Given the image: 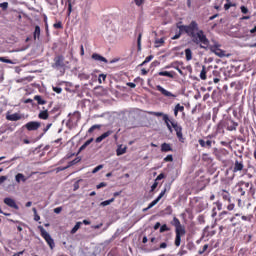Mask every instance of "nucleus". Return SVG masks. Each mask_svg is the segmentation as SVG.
Segmentation results:
<instances>
[{
  "mask_svg": "<svg viewBox=\"0 0 256 256\" xmlns=\"http://www.w3.org/2000/svg\"><path fill=\"white\" fill-rule=\"evenodd\" d=\"M180 31H182V33H186L195 45H199L200 49H208L209 38H207V35H205L203 30L199 29L197 21L192 20L188 25L180 26Z\"/></svg>",
  "mask_w": 256,
  "mask_h": 256,
  "instance_id": "1",
  "label": "nucleus"
},
{
  "mask_svg": "<svg viewBox=\"0 0 256 256\" xmlns=\"http://www.w3.org/2000/svg\"><path fill=\"white\" fill-rule=\"evenodd\" d=\"M147 113L148 115H153L154 117H162V121H164L168 131H170V133H173L174 128L177 139L180 141V143H185V138L183 137V127L179 125V123L175 122V120L170 119L168 114L153 111H148Z\"/></svg>",
  "mask_w": 256,
  "mask_h": 256,
  "instance_id": "2",
  "label": "nucleus"
},
{
  "mask_svg": "<svg viewBox=\"0 0 256 256\" xmlns=\"http://www.w3.org/2000/svg\"><path fill=\"white\" fill-rule=\"evenodd\" d=\"M171 225L173 227H175V233H176L174 245L176 247H180L181 246V238L184 237V235L187 233V231L185 230V227L181 224V221L177 217L173 218V220L171 221Z\"/></svg>",
  "mask_w": 256,
  "mask_h": 256,
  "instance_id": "3",
  "label": "nucleus"
},
{
  "mask_svg": "<svg viewBox=\"0 0 256 256\" xmlns=\"http://www.w3.org/2000/svg\"><path fill=\"white\" fill-rule=\"evenodd\" d=\"M38 229H40V235L44 238L50 249H55V240H53L51 234H49L48 231L43 228V226H39Z\"/></svg>",
  "mask_w": 256,
  "mask_h": 256,
  "instance_id": "4",
  "label": "nucleus"
},
{
  "mask_svg": "<svg viewBox=\"0 0 256 256\" xmlns=\"http://www.w3.org/2000/svg\"><path fill=\"white\" fill-rule=\"evenodd\" d=\"M227 215H229V212H227V211H223L220 214V219H223L222 223H227V221H229L232 224V227H237V225H239V223H241V221L237 220V218L235 216L227 217Z\"/></svg>",
  "mask_w": 256,
  "mask_h": 256,
  "instance_id": "5",
  "label": "nucleus"
},
{
  "mask_svg": "<svg viewBox=\"0 0 256 256\" xmlns=\"http://www.w3.org/2000/svg\"><path fill=\"white\" fill-rule=\"evenodd\" d=\"M66 65L64 55H57L54 57V63L52 64L53 69H64Z\"/></svg>",
  "mask_w": 256,
  "mask_h": 256,
  "instance_id": "6",
  "label": "nucleus"
},
{
  "mask_svg": "<svg viewBox=\"0 0 256 256\" xmlns=\"http://www.w3.org/2000/svg\"><path fill=\"white\" fill-rule=\"evenodd\" d=\"M206 141L203 139H199L198 143L200 145V147H203L204 149H211V147H213V145H215V141H212L211 139H213V136L208 135L206 137Z\"/></svg>",
  "mask_w": 256,
  "mask_h": 256,
  "instance_id": "7",
  "label": "nucleus"
},
{
  "mask_svg": "<svg viewBox=\"0 0 256 256\" xmlns=\"http://www.w3.org/2000/svg\"><path fill=\"white\" fill-rule=\"evenodd\" d=\"M69 119L67 121V125H77V123H79V121H81V113L76 111L74 112L72 115L69 114Z\"/></svg>",
  "mask_w": 256,
  "mask_h": 256,
  "instance_id": "8",
  "label": "nucleus"
},
{
  "mask_svg": "<svg viewBox=\"0 0 256 256\" xmlns=\"http://www.w3.org/2000/svg\"><path fill=\"white\" fill-rule=\"evenodd\" d=\"M220 47L221 45L219 44L212 45L210 46V51L214 53V55H217V57H227L225 50H222Z\"/></svg>",
  "mask_w": 256,
  "mask_h": 256,
  "instance_id": "9",
  "label": "nucleus"
},
{
  "mask_svg": "<svg viewBox=\"0 0 256 256\" xmlns=\"http://www.w3.org/2000/svg\"><path fill=\"white\" fill-rule=\"evenodd\" d=\"M165 193H167V189H164L159 195L158 197L153 200L147 208H144L143 211H149V209H152V207H155V205H157V203L159 201H161V199H163V197H165Z\"/></svg>",
  "mask_w": 256,
  "mask_h": 256,
  "instance_id": "10",
  "label": "nucleus"
},
{
  "mask_svg": "<svg viewBox=\"0 0 256 256\" xmlns=\"http://www.w3.org/2000/svg\"><path fill=\"white\" fill-rule=\"evenodd\" d=\"M24 127L27 129V131H37V129L41 127V122L30 121L26 123Z\"/></svg>",
  "mask_w": 256,
  "mask_h": 256,
  "instance_id": "11",
  "label": "nucleus"
},
{
  "mask_svg": "<svg viewBox=\"0 0 256 256\" xmlns=\"http://www.w3.org/2000/svg\"><path fill=\"white\" fill-rule=\"evenodd\" d=\"M156 89L164 96V97H169V98H173L175 99V97H177V95L171 93L170 91L168 90H165V88H163V86L161 85H157L156 86Z\"/></svg>",
  "mask_w": 256,
  "mask_h": 256,
  "instance_id": "12",
  "label": "nucleus"
},
{
  "mask_svg": "<svg viewBox=\"0 0 256 256\" xmlns=\"http://www.w3.org/2000/svg\"><path fill=\"white\" fill-rule=\"evenodd\" d=\"M4 203L8 207H11V209L19 210V206L17 205L15 200H13V198H10V197L4 198Z\"/></svg>",
  "mask_w": 256,
  "mask_h": 256,
  "instance_id": "13",
  "label": "nucleus"
},
{
  "mask_svg": "<svg viewBox=\"0 0 256 256\" xmlns=\"http://www.w3.org/2000/svg\"><path fill=\"white\" fill-rule=\"evenodd\" d=\"M226 127L228 131H237V127H239V123L233 120H228L226 123Z\"/></svg>",
  "mask_w": 256,
  "mask_h": 256,
  "instance_id": "14",
  "label": "nucleus"
},
{
  "mask_svg": "<svg viewBox=\"0 0 256 256\" xmlns=\"http://www.w3.org/2000/svg\"><path fill=\"white\" fill-rule=\"evenodd\" d=\"M245 165L243 161L236 160L233 167V173H238V171H243Z\"/></svg>",
  "mask_w": 256,
  "mask_h": 256,
  "instance_id": "15",
  "label": "nucleus"
},
{
  "mask_svg": "<svg viewBox=\"0 0 256 256\" xmlns=\"http://www.w3.org/2000/svg\"><path fill=\"white\" fill-rule=\"evenodd\" d=\"M91 57L94 61H99L100 63H109L107 58L101 56V54L93 53Z\"/></svg>",
  "mask_w": 256,
  "mask_h": 256,
  "instance_id": "16",
  "label": "nucleus"
},
{
  "mask_svg": "<svg viewBox=\"0 0 256 256\" xmlns=\"http://www.w3.org/2000/svg\"><path fill=\"white\" fill-rule=\"evenodd\" d=\"M65 7H67V16L70 17L73 13V0H66Z\"/></svg>",
  "mask_w": 256,
  "mask_h": 256,
  "instance_id": "17",
  "label": "nucleus"
},
{
  "mask_svg": "<svg viewBox=\"0 0 256 256\" xmlns=\"http://www.w3.org/2000/svg\"><path fill=\"white\" fill-rule=\"evenodd\" d=\"M112 134H113V131H111V130L104 132L102 135H100L99 137L96 138V143H101V141H103V139H107V137H109Z\"/></svg>",
  "mask_w": 256,
  "mask_h": 256,
  "instance_id": "18",
  "label": "nucleus"
},
{
  "mask_svg": "<svg viewBox=\"0 0 256 256\" xmlns=\"http://www.w3.org/2000/svg\"><path fill=\"white\" fill-rule=\"evenodd\" d=\"M7 121H19L21 116L18 113L10 114L6 116Z\"/></svg>",
  "mask_w": 256,
  "mask_h": 256,
  "instance_id": "19",
  "label": "nucleus"
},
{
  "mask_svg": "<svg viewBox=\"0 0 256 256\" xmlns=\"http://www.w3.org/2000/svg\"><path fill=\"white\" fill-rule=\"evenodd\" d=\"M221 197L224 201H228V203H231V194L227 192L226 190H222Z\"/></svg>",
  "mask_w": 256,
  "mask_h": 256,
  "instance_id": "20",
  "label": "nucleus"
},
{
  "mask_svg": "<svg viewBox=\"0 0 256 256\" xmlns=\"http://www.w3.org/2000/svg\"><path fill=\"white\" fill-rule=\"evenodd\" d=\"M161 151L162 153H168V151H173V148H171V144L163 143L161 145Z\"/></svg>",
  "mask_w": 256,
  "mask_h": 256,
  "instance_id": "21",
  "label": "nucleus"
},
{
  "mask_svg": "<svg viewBox=\"0 0 256 256\" xmlns=\"http://www.w3.org/2000/svg\"><path fill=\"white\" fill-rule=\"evenodd\" d=\"M38 118L43 120L49 119V111L47 110L40 111V113L38 114Z\"/></svg>",
  "mask_w": 256,
  "mask_h": 256,
  "instance_id": "22",
  "label": "nucleus"
},
{
  "mask_svg": "<svg viewBox=\"0 0 256 256\" xmlns=\"http://www.w3.org/2000/svg\"><path fill=\"white\" fill-rule=\"evenodd\" d=\"M159 77H169L170 79H173L174 75L173 72L169 71H160L158 72Z\"/></svg>",
  "mask_w": 256,
  "mask_h": 256,
  "instance_id": "23",
  "label": "nucleus"
},
{
  "mask_svg": "<svg viewBox=\"0 0 256 256\" xmlns=\"http://www.w3.org/2000/svg\"><path fill=\"white\" fill-rule=\"evenodd\" d=\"M79 162H81V158L77 157L74 160L70 161L68 165L64 167L62 170L64 171V169H69V167H73V165H77V163Z\"/></svg>",
  "mask_w": 256,
  "mask_h": 256,
  "instance_id": "24",
  "label": "nucleus"
},
{
  "mask_svg": "<svg viewBox=\"0 0 256 256\" xmlns=\"http://www.w3.org/2000/svg\"><path fill=\"white\" fill-rule=\"evenodd\" d=\"M15 179H16V182L17 183H21V181L23 183H25L27 181V178L25 177V175L21 174V173H18L16 176H15Z\"/></svg>",
  "mask_w": 256,
  "mask_h": 256,
  "instance_id": "25",
  "label": "nucleus"
},
{
  "mask_svg": "<svg viewBox=\"0 0 256 256\" xmlns=\"http://www.w3.org/2000/svg\"><path fill=\"white\" fill-rule=\"evenodd\" d=\"M125 153H127V147L119 146L116 150V154L118 157H120V155H125Z\"/></svg>",
  "mask_w": 256,
  "mask_h": 256,
  "instance_id": "26",
  "label": "nucleus"
},
{
  "mask_svg": "<svg viewBox=\"0 0 256 256\" xmlns=\"http://www.w3.org/2000/svg\"><path fill=\"white\" fill-rule=\"evenodd\" d=\"M186 61H191L193 59V52L190 48L185 49Z\"/></svg>",
  "mask_w": 256,
  "mask_h": 256,
  "instance_id": "27",
  "label": "nucleus"
},
{
  "mask_svg": "<svg viewBox=\"0 0 256 256\" xmlns=\"http://www.w3.org/2000/svg\"><path fill=\"white\" fill-rule=\"evenodd\" d=\"M81 224H82L81 222H77L75 224V226L70 231L71 235H75V233H77V231H79V229H81Z\"/></svg>",
  "mask_w": 256,
  "mask_h": 256,
  "instance_id": "28",
  "label": "nucleus"
},
{
  "mask_svg": "<svg viewBox=\"0 0 256 256\" xmlns=\"http://www.w3.org/2000/svg\"><path fill=\"white\" fill-rule=\"evenodd\" d=\"M34 100L37 101L38 105H45L47 103V101L43 100V98L40 95H36L34 97Z\"/></svg>",
  "mask_w": 256,
  "mask_h": 256,
  "instance_id": "29",
  "label": "nucleus"
},
{
  "mask_svg": "<svg viewBox=\"0 0 256 256\" xmlns=\"http://www.w3.org/2000/svg\"><path fill=\"white\" fill-rule=\"evenodd\" d=\"M200 79H202V81H205V79H207V68H205V66L202 67V70L200 72Z\"/></svg>",
  "mask_w": 256,
  "mask_h": 256,
  "instance_id": "30",
  "label": "nucleus"
},
{
  "mask_svg": "<svg viewBox=\"0 0 256 256\" xmlns=\"http://www.w3.org/2000/svg\"><path fill=\"white\" fill-rule=\"evenodd\" d=\"M41 37V27L35 26L34 39H39Z\"/></svg>",
  "mask_w": 256,
  "mask_h": 256,
  "instance_id": "31",
  "label": "nucleus"
},
{
  "mask_svg": "<svg viewBox=\"0 0 256 256\" xmlns=\"http://www.w3.org/2000/svg\"><path fill=\"white\" fill-rule=\"evenodd\" d=\"M115 201V198H111L109 200L103 201L100 203L101 207H107V205H110L111 203H113Z\"/></svg>",
  "mask_w": 256,
  "mask_h": 256,
  "instance_id": "32",
  "label": "nucleus"
},
{
  "mask_svg": "<svg viewBox=\"0 0 256 256\" xmlns=\"http://www.w3.org/2000/svg\"><path fill=\"white\" fill-rule=\"evenodd\" d=\"M153 60V55H150L145 58V60L140 64V67H143V65H147V63H150V61Z\"/></svg>",
  "mask_w": 256,
  "mask_h": 256,
  "instance_id": "33",
  "label": "nucleus"
},
{
  "mask_svg": "<svg viewBox=\"0 0 256 256\" xmlns=\"http://www.w3.org/2000/svg\"><path fill=\"white\" fill-rule=\"evenodd\" d=\"M164 43H165L164 38L156 39L155 40V47H161V45H163Z\"/></svg>",
  "mask_w": 256,
  "mask_h": 256,
  "instance_id": "34",
  "label": "nucleus"
},
{
  "mask_svg": "<svg viewBox=\"0 0 256 256\" xmlns=\"http://www.w3.org/2000/svg\"><path fill=\"white\" fill-rule=\"evenodd\" d=\"M177 110L178 113H183V111H185V106H182L181 104H176L175 108Z\"/></svg>",
  "mask_w": 256,
  "mask_h": 256,
  "instance_id": "35",
  "label": "nucleus"
},
{
  "mask_svg": "<svg viewBox=\"0 0 256 256\" xmlns=\"http://www.w3.org/2000/svg\"><path fill=\"white\" fill-rule=\"evenodd\" d=\"M1 63H8L9 65H13V60L7 59L6 57H0Z\"/></svg>",
  "mask_w": 256,
  "mask_h": 256,
  "instance_id": "36",
  "label": "nucleus"
},
{
  "mask_svg": "<svg viewBox=\"0 0 256 256\" xmlns=\"http://www.w3.org/2000/svg\"><path fill=\"white\" fill-rule=\"evenodd\" d=\"M142 37H143V33H139L138 38H137L138 51H141V38Z\"/></svg>",
  "mask_w": 256,
  "mask_h": 256,
  "instance_id": "37",
  "label": "nucleus"
},
{
  "mask_svg": "<svg viewBox=\"0 0 256 256\" xmlns=\"http://www.w3.org/2000/svg\"><path fill=\"white\" fill-rule=\"evenodd\" d=\"M165 231H171V228L167 226V224H163L160 227V233H165Z\"/></svg>",
  "mask_w": 256,
  "mask_h": 256,
  "instance_id": "38",
  "label": "nucleus"
},
{
  "mask_svg": "<svg viewBox=\"0 0 256 256\" xmlns=\"http://www.w3.org/2000/svg\"><path fill=\"white\" fill-rule=\"evenodd\" d=\"M32 211L34 213V221H40L41 216H39V214H37V208H33Z\"/></svg>",
  "mask_w": 256,
  "mask_h": 256,
  "instance_id": "39",
  "label": "nucleus"
},
{
  "mask_svg": "<svg viewBox=\"0 0 256 256\" xmlns=\"http://www.w3.org/2000/svg\"><path fill=\"white\" fill-rule=\"evenodd\" d=\"M0 8L2 9V11H7V9H9V2L1 3Z\"/></svg>",
  "mask_w": 256,
  "mask_h": 256,
  "instance_id": "40",
  "label": "nucleus"
},
{
  "mask_svg": "<svg viewBox=\"0 0 256 256\" xmlns=\"http://www.w3.org/2000/svg\"><path fill=\"white\" fill-rule=\"evenodd\" d=\"M95 129H101V125L95 124L92 127H90L88 129V133H93V131H95Z\"/></svg>",
  "mask_w": 256,
  "mask_h": 256,
  "instance_id": "41",
  "label": "nucleus"
},
{
  "mask_svg": "<svg viewBox=\"0 0 256 256\" xmlns=\"http://www.w3.org/2000/svg\"><path fill=\"white\" fill-rule=\"evenodd\" d=\"M48 5H51L52 7H55V5H58L59 0H45Z\"/></svg>",
  "mask_w": 256,
  "mask_h": 256,
  "instance_id": "42",
  "label": "nucleus"
},
{
  "mask_svg": "<svg viewBox=\"0 0 256 256\" xmlns=\"http://www.w3.org/2000/svg\"><path fill=\"white\" fill-rule=\"evenodd\" d=\"M183 33V31H178V33H176L174 36L171 37L172 41H175L177 39L181 38V34Z\"/></svg>",
  "mask_w": 256,
  "mask_h": 256,
  "instance_id": "43",
  "label": "nucleus"
},
{
  "mask_svg": "<svg viewBox=\"0 0 256 256\" xmlns=\"http://www.w3.org/2000/svg\"><path fill=\"white\" fill-rule=\"evenodd\" d=\"M51 125H52V124H47V126L43 129V133L40 134V136L38 137V139H41V137H43V135L46 134L47 130H48V129H51Z\"/></svg>",
  "mask_w": 256,
  "mask_h": 256,
  "instance_id": "44",
  "label": "nucleus"
},
{
  "mask_svg": "<svg viewBox=\"0 0 256 256\" xmlns=\"http://www.w3.org/2000/svg\"><path fill=\"white\" fill-rule=\"evenodd\" d=\"M54 29H63V23L61 21L53 24Z\"/></svg>",
  "mask_w": 256,
  "mask_h": 256,
  "instance_id": "45",
  "label": "nucleus"
},
{
  "mask_svg": "<svg viewBox=\"0 0 256 256\" xmlns=\"http://www.w3.org/2000/svg\"><path fill=\"white\" fill-rule=\"evenodd\" d=\"M105 79H107V75L105 74H100L98 77V83H103V81H105Z\"/></svg>",
  "mask_w": 256,
  "mask_h": 256,
  "instance_id": "46",
  "label": "nucleus"
},
{
  "mask_svg": "<svg viewBox=\"0 0 256 256\" xmlns=\"http://www.w3.org/2000/svg\"><path fill=\"white\" fill-rule=\"evenodd\" d=\"M231 7H235V4L228 2L224 5V9L225 11H229V9H231Z\"/></svg>",
  "mask_w": 256,
  "mask_h": 256,
  "instance_id": "47",
  "label": "nucleus"
},
{
  "mask_svg": "<svg viewBox=\"0 0 256 256\" xmlns=\"http://www.w3.org/2000/svg\"><path fill=\"white\" fill-rule=\"evenodd\" d=\"M207 249H209V244H205L203 246L202 250L198 251L199 255H203V253H205V251H207Z\"/></svg>",
  "mask_w": 256,
  "mask_h": 256,
  "instance_id": "48",
  "label": "nucleus"
},
{
  "mask_svg": "<svg viewBox=\"0 0 256 256\" xmlns=\"http://www.w3.org/2000/svg\"><path fill=\"white\" fill-rule=\"evenodd\" d=\"M52 89L54 93H57L58 95H60V93H63V88L61 87H53Z\"/></svg>",
  "mask_w": 256,
  "mask_h": 256,
  "instance_id": "49",
  "label": "nucleus"
},
{
  "mask_svg": "<svg viewBox=\"0 0 256 256\" xmlns=\"http://www.w3.org/2000/svg\"><path fill=\"white\" fill-rule=\"evenodd\" d=\"M164 161L166 162V163H171V162H173V155H167L165 158H164Z\"/></svg>",
  "mask_w": 256,
  "mask_h": 256,
  "instance_id": "50",
  "label": "nucleus"
},
{
  "mask_svg": "<svg viewBox=\"0 0 256 256\" xmlns=\"http://www.w3.org/2000/svg\"><path fill=\"white\" fill-rule=\"evenodd\" d=\"M101 169H103V164H100V165L96 166V167L92 170V173H98V171H101Z\"/></svg>",
  "mask_w": 256,
  "mask_h": 256,
  "instance_id": "51",
  "label": "nucleus"
},
{
  "mask_svg": "<svg viewBox=\"0 0 256 256\" xmlns=\"http://www.w3.org/2000/svg\"><path fill=\"white\" fill-rule=\"evenodd\" d=\"M240 10H241V13H243V15H247V13H249V9L245 6H241Z\"/></svg>",
  "mask_w": 256,
  "mask_h": 256,
  "instance_id": "52",
  "label": "nucleus"
},
{
  "mask_svg": "<svg viewBox=\"0 0 256 256\" xmlns=\"http://www.w3.org/2000/svg\"><path fill=\"white\" fill-rule=\"evenodd\" d=\"M214 205H216L218 211H221V209H223V204L219 201H217L216 203H214Z\"/></svg>",
  "mask_w": 256,
  "mask_h": 256,
  "instance_id": "53",
  "label": "nucleus"
},
{
  "mask_svg": "<svg viewBox=\"0 0 256 256\" xmlns=\"http://www.w3.org/2000/svg\"><path fill=\"white\" fill-rule=\"evenodd\" d=\"M134 3L138 6L141 7L145 3V0H134Z\"/></svg>",
  "mask_w": 256,
  "mask_h": 256,
  "instance_id": "54",
  "label": "nucleus"
},
{
  "mask_svg": "<svg viewBox=\"0 0 256 256\" xmlns=\"http://www.w3.org/2000/svg\"><path fill=\"white\" fill-rule=\"evenodd\" d=\"M103 187H107V183L101 182L100 184H98V185L96 186L97 189H103Z\"/></svg>",
  "mask_w": 256,
  "mask_h": 256,
  "instance_id": "55",
  "label": "nucleus"
},
{
  "mask_svg": "<svg viewBox=\"0 0 256 256\" xmlns=\"http://www.w3.org/2000/svg\"><path fill=\"white\" fill-rule=\"evenodd\" d=\"M161 179H165V174L160 173V174L156 177V181H161Z\"/></svg>",
  "mask_w": 256,
  "mask_h": 256,
  "instance_id": "56",
  "label": "nucleus"
},
{
  "mask_svg": "<svg viewBox=\"0 0 256 256\" xmlns=\"http://www.w3.org/2000/svg\"><path fill=\"white\" fill-rule=\"evenodd\" d=\"M61 211H63V207H57L54 209V213H56V215H59V213H61Z\"/></svg>",
  "mask_w": 256,
  "mask_h": 256,
  "instance_id": "57",
  "label": "nucleus"
},
{
  "mask_svg": "<svg viewBox=\"0 0 256 256\" xmlns=\"http://www.w3.org/2000/svg\"><path fill=\"white\" fill-rule=\"evenodd\" d=\"M238 192L240 193V196H241V197L245 196V190H243L242 187H239V188H238Z\"/></svg>",
  "mask_w": 256,
  "mask_h": 256,
  "instance_id": "58",
  "label": "nucleus"
},
{
  "mask_svg": "<svg viewBox=\"0 0 256 256\" xmlns=\"http://www.w3.org/2000/svg\"><path fill=\"white\" fill-rule=\"evenodd\" d=\"M91 143H93V138H90L89 140H87V141L84 143V145H85L86 147H89V145H91Z\"/></svg>",
  "mask_w": 256,
  "mask_h": 256,
  "instance_id": "59",
  "label": "nucleus"
},
{
  "mask_svg": "<svg viewBox=\"0 0 256 256\" xmlns=\"http://www.w3.org/2000/svg\"><path fill=\"white\" fill-rule=\"evenodd\" d=\"M240 185H244V187L249 188V187H250V185H251V183L241 181V182H240Z\"/></svg>",
  "mask_w": 256,
  "mask_h": 256,
  "instance_id": "60",
  "label": "nucleus"
},
{
  "mask_svg": "<svg viewBox=\"0 0 256 256\" xmlns=\"http://www.w3.org/2000/svg\"><path fill=\"white\" fill-rule=\"evenodd\" d=\"M159 185V183L155 182L153 183V185L151 186V191H155V189H157V186Z\"/></svg>",
  "mask_w": 256,
  "mask_h": 256,
  "instance_id": "61",
  "label": "nucleus"
},
{
  "mask_svg": "<svg viewBox=\"0 0 256 256\" xmlns=\"http://www.w3.org/2000/svg\"><path fill=\"white\" fill-rule=\"evenodd\" d=\"M228 211H233L235 209V204H229L227 206Z\"/></svg>",
  "mask_w": 256,
  "mask_h": 256,
  "instance_id": "62",
  "label": "nucleus"
},
{
  "mask_svg": "<svg viewBox=\"0 0 256 256\" xmlns=\"http://www.w3.org/2000/svg\"><path fill=\"white\" fill-rule=\"evenodd\" d=\"M5 181H7V176H1V177H0V185H1L2 183H5Z\"/></svg>",
  "mask_w": 256,
  "mask_h": 256,
  "instance_id": "63",
  "label": "nucleus"
},
{
  "mask_svg": "<svg viewBox=\"0 0 256 256\" xmlns=\"http://www.w3.org/2000/svg\"><path fill=\"white\" fill-rule=\"evenodd\" d=\"M160 249H167V243H165V242L161 243Z\"/></svg>",
  "mask_w": 256,
  "mask_h": 256,
  "instance_id": "64",
  "label": "nucleus"
}]
</instances>
